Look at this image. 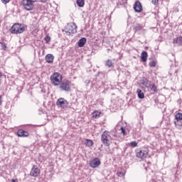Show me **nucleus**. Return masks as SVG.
Segmentation results:
<instances>
[{"label":"nucleus","mask_w":182,"mask_h":182,"mask_svg":"<svg viewBox=\"0 0 182 182\" xmlns=\"http://www.w3.org/2000/svg\"><path fill=\"white\" fill-rule=\"evenodd\" d=\"M101 141L106 146L109 147L112 144V136H110V132L109 131H105L101 135Z\"/></svg>","instance_id":"f257e3e1"},{"label":"nucleus","mask_w":182,"mask_h":182,"mask_svg":"<svg viewBox=\"0 0 182 182\" xmlns=\"http://www.w3.org/2000/svg\"><path fill=\"white\" fill-rule=\"evenodd\" d=\"M11 33H23L25 32V26L19 23H14L10 28Z\"/></svg>","instance_id":"f03ea898"},{"label":"nucleus","mask_w":182,"mask_h":182,"mask_svg":"<svg viewBox=\"0 0 182 182\" xmlns=\"http://www.w3.org/2000/svg\"><path fill=\"white\" fill-rule=\"evenodd\" d=\"M50 81L54 86H59L62 83V75L59 73H54L50 75Z\"/></svg>","instance_id":"7ed1b4c3"},{"label":"nucleus","mask_w":182,"mask_h":182,"mask_svg":"<svg viewBox=\"0 0 182 182\" xmlns=\"http://www.w3.org/2000/svg\"><path fill=\"white\" fill-rule=\"evenodd\" d=\"M37 0H22V5L26 9V11H33L35 6L33 4L36 2Z\"/></svg>","instance_id":"20e7f679"},{"label":"nucleus","mask_w":182,"mask_h":182,"mask_svg":"<svg viewBox=\"0 0 182 182\" xmlns=\"http://www.w3.org/2000/svg\"><path fill=\"white\" fill-rule=\"evenodd\" d=\"M77 26L74 23H68L65 32L68 36L72 35V33H76L77 32Z\"/></svg>","instance_id":"39448f33"},{"label":"nucleus","mask_w":182,"mask_h":182,"mask_svg":"<svg viewBox=\"0 0 182 182\" xmlns=\"http://www.w3.org/2000/svg\"><path fill=\"white\" fill-rule=\"evenodd\" d=\"M136 157L138 159H141L142 160L147 157V154H149V149L145 148L144 149H136L135 150Z\"/></svg>","instance_id":"423d86ee"},{"label":"nucleus","mask_w":182,"mask_h":182,"mask_svg":"<svg viewBox=\"0 0 182 182\" xmlns=\"http://www.w3.org/2000/svg\"><path fill=\"white\" fill-rule=\"evenodd\" d=\"M72 85V82L69 80H64L61 81L60 83V89L63 92H70V85Z\"/></svg>","instance_id":"0eeeda50"},{"label":"nucleus","mask_w":182,"mask_h":182,"mask_svg":"<svg viewBox=\"0 0 182 182\" xmlns=\"http://www.w3.org/2000/svg\"><path fill=\"white\" fill-rule=\"evenodd\" d=\"M68 105H69V102H68V100L65 98H59L56 102L57 107L60 109H66V107H68Z\"/></svg>","instance_id":"6e6552de"},{"label":"nucleus","mask_w":182,"mask_h":182,"mask_svg":"<svg viewBox=\"0 0 182 182\" xmlns=\"http://www.w3.org/2000/svg\"><path fill=\"white\" fill-rule=\"evenodd\" d=\"M100 164H102V162L99 158H95L90 161V166L92 167V168H97Z\"/></svg>","instance_id":"1a4fd4ad"},{"label":"nucleus","mask_w":182,"mask_h":182,"mask_svg":"<svg viewBox=\"0 0 182 182\" xmlns=\"http://www.w3.org/2000/svg\"><path fill=\"white\" fill-rule=\"evenodd\" d=\"M39 174H41V169H39L36 165H33L31 170L30 176L31 177H38Z\"/></svg>","instance_id":"9d476101"},{"label":"nucleus","mask_w":182,"mask_h":182,"mask_svg":"<svg viewBox=\"0 0 182 182\" xmlns=\"http://www.w3.org/2000/svg\"><path fill=\"white\" fill-rule=\"evenodd\" d=\"M150 83H151V82H150L149 79L143 78L139 84V86L141 87V89H149V87H150Z\"/></svg>","instance_id":"9b49d317"},{"label":"nucleus","mask_w":182,"mask_h":182,"mask_svg":"<svg viewBox=\"0 0 182 182\" xmlns=\"http://www.w3.org/2000/svg\"><path fill=\"white\" fill-rule=\"evenodd\" d=\"M134 9L135 12L140 14L143 11V7L141 6V3L140 1H136L134 5Z\"/></svg>","instance_id":"f8f14e48"},{"label":"nucleus","mask_w":182,"mask_h":182,"mask_svg":"<svg viewBox=\"0 0 182 182\" xmlns=\"http://www.w3.org/2000/svg\"><path fill=\"white\" fill-rule=\"evenodd\" d=\"M17 136H18V137H29V132L23 129H18L17 131Z\"/></svg>","instance_id":"ddd939ff"},{"label":"nucleus","mask_w":182,"mask_h":182,"mask_svg":"<svg viewBox=\"0 0 182 182\" xmlns=\"http://www.w3.org/2000/svg\"><path fill=\"white\" fill-rule=\"evenodd\" d=\"M47 63H53V60L55 59V56L52 54H47L45 58Z\"/></svg>","instance_id":"4468645a"},{"label":"nucleus","mask_w":182,"mask_h":182,"mask_svg":"<svg viewBox=\"0 0 182 182\" xmlns=\"http://www.w3.org/2000/svg\"><path fill=\"white\" fill-rule=\"evenodd\" d=\"M173 43L174 44L178 45L179 46H181L182 45V37L181 36H179L178 37L173 38Z\"/></svg>","instance_id":"2eb2a0df"},{"label":"nucleus","mask_w":182,"mask_h":182,"mask_svg":"<svg viewBox=\"0 0 182 182\" xmlns=\"http://www.w3.org/2000/svg\"><path fill=\"white\" fill-rule=\"evenodd\" d=\"M86 38H82L78 41V46L79 48H83L85 45L86 44Z\"/></svg>","instance_id":"dca6fc26"},{"label":"nucleus","mask_w":182,"mask_h":182,"mask_svg":"<svg viewBox=\"0 0 182 182\" xmlns=\"http://www.w3.org/2000/svg\"><path fill=\"white\" fill-rule=\"evenodd\" d=\"M149 55L147 54V51H142L141 53V59L142 62H147V57Z\"/></svg>","instance_id":"f3484780"},{"label":"nucleus","mask_w":182,"mask_h":182,"mask_svg":"<svg viewBox=\"0 0 182 182\" xmlns=\"http://www.w3.org/2000/svg\"><path fill=\"white\" fill-rule=\"evenodd\" d=\"M101 114H102V112L95 110L92 112V117L94 119H99Z\"/></svg>","instance_id":"a211bd4d"},{"label":"nucleus","mask_w":182,"mask_h":182,"mask_svg":"<svg viewBox=\"0 0 182 182\" xmlns=\"http://www.w3.org/2000/svg\"><path fill=\"white\" fill-rule=\"evenodd\" d=\"M143 28H144L143 25L139 24V23L135 24V26H134V29L135 32L141 31V29H143Z\"/></svg>","instance_id":"6ab92c4d"},{"label":"nucleus","mask_w":182,"mask_h":182,"mask_svg":"<svg viewBox=\"0 0 182 182\" xmlns=\"http://www.w3.org/2000/svg\"><path fill=\"white\" fill-rule=\"evenodd\" d=\"M136 93L138 95L139 99H144V92L141 90H137Z\"/></svg>","instance_id":"aec40b11"},{"label":"nucleus","mask_w":182,"mask_h":182,"mask_svg":"<svg viewBox=\"0 0 182 182\" xmlns=\"http://www.w3.org/2000/svg\"><path fill=\"white\" fill-rule=\"evenodd\" d=\"M77 5L80 8H83L85 6V0H77Z\"/></svg>","instance_id":"412c9836"},{"label":"nucleus","mask_w":182,"mask_h":182,"mask_svg":"<svg viewBox=\"0 0 182 182\" xmlns=\"http://www.w3.org/2000/svg\"><path fill=\"white\" fill-rule=\"evenodd\" d=\"M85 144L87 146V147H92V146H93V141L91 139H86Z\"/></svg>","instance_id":"4be33fe9"},{"label":"nucleus","mask_w":182,"mask_h":182,"mask_svg":"<svg viewBox=\"0 0 182 182\" xmlns=\"http://www.w3.org/2000/svg\"><path fill=\"white\" fill-rule=\"evenodd\" d=\"M175 119L176 122H178V120H181L182 119V113L181 112H178L175 114Z\"/></svg>","instance_id":"5701e85b"},{"label":"nucleus","mask_w":182,"mask_h":182,"mask_svg":"<svg viewBox=\"0 0 182 182\" xmlns=\"http://www.w3.org/2000/svg\"><path fill=\"white\" fill-rule=\"evenodd\" d=\"M105 66L112 68L113 66V61L112 60H107L105 63Z\"/></svg>","instance_id":"b1692460"},{"label":"nucleus","mask_w":182,"mask_h":182,"mask_svg":"<svg viewBox=\"0 0 182 182\" xmlns=\"http://www.w3.org/2000/svg\"><path fill=\"white\" fill-rule=\"evenodd\" d=\"M151 92H153L154 93H156L157 92V86H156V84H152L150 87Z\"/></svg>","instance_id":"393cba45"},{"label":"nucleus","mask_w":182,"mask_h":182,"mask_svg":"<svg viewBox=\"0 0 182 182\" xmlns=\"http://www.w3.org/2000/svg\"><path fill=\"white\" fill-rule=\"evenodd\" d=\"M0 44L1 45V49H3V50H6L7 49L6 43L4 41H1L0 42Z\"/></svg>","instance_id":"a878e982"},{"label":"nucleus","mask_w":182,"mask_h":182,"mask_svg":"<svg viewBox=\"0 0 182 182\" xmlns=\"http://www.w3.org/2000/svg\"><path fill=\"white\" fill-rule=\"evenodd\" d=\"M176 126H182V118L178 121H174Z\"/></svg>","instance_id":"bb28decb"},{"label":"nucleus","mask_w":182,"mask_h":182,"mask_svg":"<svg viewBox=\"0 0 182 182\" xmlns=\"http://www.w3.org/2000/svg\"><path fill=\"white\" fill-rule=\"evenodd\" d=\"M130 146L132 147H137V142L136 141H131L130 142Z\"/></svg>","instance_id":"cd10ccee"},{"label":"nucleus","mask_w":182,"mask_h":182,"mask_svg":"<svg viewBox=\"0 0 182 182\" xmlns=\"http://www.w3.org/2000/svg\"><path fill=\"white\" fill-rule=\"evenodd\" d=\"M156 63L155 61H151L149 63L150 68H156Z\"/></svg>","instance_id":"c85d7f7f"},{"label":"nucleus","mask_w":182,"mask_h":182,"mask_svg":"<svg viewBox=\"0 0 182 182\" xmlns=\"http://www.w3.org/2000/svg\"><path fill=\"white\" fill-rule=\"evenodd\" d=\"M121 132L124 134V136H126V129H124L123 127H121Z\"/></svg>","instance_id":"c756f323"},{"label":"nucleus","mask_w":182,"mask_h":182,"mask_svg":"<svg viewBox=\"0 0 182 182\" xmlns=\"http://www.w3.org/2000/svg\"><path fill=\"white\" fill-rule=\"evenodd\" d=\"M117 176H118V177H123L124 173L123 172H117Z\"/></svg>","instance_id":"7c9ffc66"},{"label":"nucleus","mask_w":182,"mask_h":182,"mask_svg":"<svg viewBox=\"0 0 182 182\" xmlns=\"http://www.w3.org/2000/svg\"><path fill=\"white\" fill-rule=\"evenodd\" d=\"M11 1V0H1L2 4H9V2Z\"/></svg>","instance_id":"2f4dec72"},{"label":"nucleus","mask_w":182,"mask_h":182,"mask_svg":"<svg viewBox=\"0 0 182 182\" xmlns=\"http://www.w3.org/2000/svg\"><path fill=\"white\" fill-rule=\"evenodd\" d=\"M151 3H152L154 5H157V4H159V0H152V1H151Z\"/></svg>","instance_id":"473e14b6"},{"label":"nucleus","mask_w":182,"mask_h":182,"mask_svg":"<svg viewBox=\"0 0 182 182\" xmlns=\"http://www.w3.org/2000/svg\"><path fill=\"white\" fill-rule=\"evenodd\" d=\"M45 41H46V42H50V38L49 36H46L45 38Z\"/></svg>","instance_id":"72a5a7b5"},{"label":"nucleus","mask_w":182,"mask_h":182,"mask_svg":"<svg viewBox=\"0 0 182 182\" xmlns=\"http://www.w3.org/2000/svg\"><path fill=\"white\" fill-rule=\"evenodd\" d=\"M2 105V96L0 95V106Z\"/></svg>","instance_id":"f704fd0d"},{"label":"nucleus","mask_w":182,"mask_h":182,"mask_svg":"<svg viewBox=\"0 0 182 182\" xmlns=\"http://www.w3.org/2000/svg\"><path fill=\"white\" fill-rule=\"evenodd\" d=\"M2 80V73H0V83Z\"/></svg>","instance_id":"c9c22d12"},{"label":"nucleus","mask_w":182,"mask_h":182,"mask_svg":"<svg viewBox=\"0 0 182 182\" xmlns=\"http://www.w3.org/2000/svg\"><path fill=\"white\" fill-rule=\"evenodd\" d=\"M40 1H41L43 4H45V2H47L48 0H40Z\"/></svg>","instance_id":"e433bc0d"},{"label":"nucleus","mask_w":182,"mask_h":182,"mask_svg":"<svg viewBox=\"0 0 182 182\" xmlns=\"http://www.w3.org/2000/svg\"><path fill=\"white\" fill-rule=\"evenodd\" d=\"M85 83H86L87 85H89V83H90V82H89V80H87Z\"/></svg>","instance_id":"4c0bfd02"},{"label":"nucleus","mask_w":182,"mask_h":182,"mask_svg":"<svg viewBox=\"0 0 182 182\" xmlns=\"http://www.w3.org/2000/svg\"><path fill=\"white\" fill-rule=\"evenodd\" d=\"M11 182H16V181H15V179H12Z\"/></svg>","instance_id":"58836bf2"}]
</instances>
